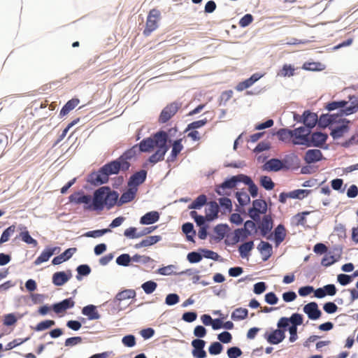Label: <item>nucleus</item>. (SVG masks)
Masks as SVG:
<instances>
[{
	"label": "nucleus",
	"mask_w": 358,
	"mask_h": 358,
	"mask_svg": "<svg viewBox=\"0 0 358 358\" xmlns=\"http://www.w3.org/2000/svg\"><path fill=\"white\" fill-rule=\"evenodd\" d=\"M310 130L303 127H300L293 130L292 143L294 145H305L308 141Z\"/></svg>",
	"instance_id": "10"
},
{
	"label": "nucleus",
	"mask_w": 358,
	"mask_h": 358,
	"mask_svg": "<svg viewBox=\"0 0 358 358\" xmlns=\"http://www.w3.org/2000/svg\"><path fill=\"white\" fill-rule=\"evenodd\" d=\"M17 322V317L13 313L7 314L4 316L3 324L5 326H12Z\"/></svg>",
	"instance_id": "64"
},
{
	"label": "nucleus",
	"mask_w": 358,
	"mask_h": 358,
	"mask_svg": "<svg viewBox=\"0 0 358 358\" xmlns=\"http://www.w3.org/2000/svg\"><path fill=\"white\" fill-rule=\"evenodd\" d=\"M260 184L266 190H271L275 186L271 178L266 176H263L260 178Z\"/></svg>",
	"instance_id": "50"
},
{
	"label": "nucleus",
	"mask_w": 358,
	"mask_h": 358,
	"mask_svg": "<svg viewBox=\"0 0 358 358\" xmlns=\"http://www.w3.org/2000/svg\"><path fill=\"white\" fill-rule=\"evenodd\" d=\"M349 100L350 104L347 101H332L327 106V109L329 111L341 108L340 113L336 115V117H339L343 115H350L354 113L358 109V97L350 96Z\"/></svg>",
	"instance_id": "4"
},
{
	"label": "nucleus",
	"mask_w": 358,
	"mask_h": 358,
	"mask_svg": "<svg viewBox=\"0 0 358 358\" xmlns=\"http://www.w3.org/2000/svg\"><path fill=\"white\" fill-rule=\"evenodd\" d=\"M223 350L222 345L219 342H213L209 346L208 351L212 355H217L222 352Z\"/></svg>",
	"instance_id": "53"
},
{
	"label": "nucleus",
	"mask_w": 358,
	"mask_h": 358,
	"mask_svg": "<svg viewBox=\"0 0 358 358\" xmlns=\"http://www.w3.org/2000/svg\"><path fill=\"white\" fill-rule=\"evenodd\" d=\"M250 235L251 232L248 231L243 228L235 229L234 233L231 236H228V238L231 245H234L239 241H243L248 238Z\"/></svg>",
	"instance_id": "14"
},
{
	"label": "nucleus",
	"mask_w": 358,
	"mask_h": 358,
	"mask_svg": "<svg viewBox=\"0 0 358 358\" xmlns=\"http://www.w3.org/2000/svg\"><path fill=\"white\" fill-rule=\"evenodd\" d=\"M72 277L71 270L66 271H58L52 275V283L56 286H62Z\"/></svg>",
	"instance_id": "13"
},
{
	"label": "nucleus",
	"mask_w": 358,
	"mask_h": 358,
	"mask_svg": "<svg viewBox=\"0 0 358 358\" xmlns=\"http://www.w3.org/2000/svg\"><path fill=\"white\" fill-rule=\"evenodd\" d=\"M243 182L249 187V192L251 194V196L255 198L257 196L258 194V188L257 185L253 182V181L251 180V178L245 175H244V177H242Z\"/></svg>",
	"instance_id": "40"
},
{
	"label": "nucleus",
	"mask_w": 358,
	"mask_h": 358,
	"mask_svg": "<svg viewBox=\"0 0 358 358\" xmlns=\"http://www.w3.org/2000/svg\"><path fill=\"white\" fill-rule=\"evenodd\" d=\"M286 229L282 224H279L274 230V240L276 245L281 243L285 238Z\"/></svg>",
	"instance_id": "32"
},
{
	"label": "nucleus",
	"mask_w": 358,
	"mask_h": 358,
	"mask_svg": "<svg viewBox=\"0 0 358 358\" xmlns=\"http://www.w3.org/2000/svg\"><path fill=\"white\" fill-rule=\"evenodd\" d=\"M122 343L127 347H133L136 345V338L133 335H127L122 338Z\"/></svg>",
	"instance_id": "63"
},
{
	"label": "nucleus",
	"mask_w": 358,
	"mask_h": 358,
	"mask_svg": "<svg viewBox=\"0 0 358 358\" xmlns=\"http://www.w3.org/2000/svg\"><path fill=\"white\" fill-rule=\"evenodd\" d=\"M180 107L181 103L177 101L166 105L162 110L158 118V122L161 124L166 123L177 113Z\"/></svg>",
	"instance_id": "6"
},
{
	"label": "nucleus",
	"mask_w": 358,
	"mask_h": 358,
	"mask_svg": "<svg viewBox=\"0 0 358 358\" xmlns=\"http://www.w3.org/2000/svg\"><path fill=\"white\" fill-rule=\"evenodd\" d=\"M119 194L108 187H101L94 192L93 199L90 205L85 206V210L101 211L105 208L110 210L117 204Z\"/></svg>",
	"instance_id": "2"
},
{
	"label": "nucleus",
	"mask_w": 358,
	"mask_h": 358,
	"mask_svg": "<svg viewBox=\"0 0 358 358\" xmlns=\"http://www.w3.org/2000/svg\"><path fill=\"white\" fill-rule=\"evenodd\" d=\"M207 201L206 196L204 194L199 195L192 203L189 206V209H200Z\"/></svg>",
	"instance_id": "43"
},
{
	"label": "nucleus",
	"mask_w": 358,
	"mask_h": 358,
	"mask_svg": "<svg viewBox=\"0 0 358 358\" xmlns=\"http://www.w3.org/2000/svg\"><path fill=\"white\" fill-rule=\"evenodd\" d=\"M337 280H338V282L341 285L345 286V285H348L349 283H350L352 282V276L341 273V274L338 275Z\"/></svg>",
	"instance_id": "61"
},
{
	"label": "nucleus",
	"mask_w": 358,
	"mask_h": 358,
	"mask_svg": "<svg viewBox=\"0 0 358 358\" xmlns=\"http://www.w3.org/2000/svg\"><path fill=\"white\" fill-rule=\"evenodd\" d=\"M82 313L88 317L89 320H97L100 317V315L96 310V307L93 305L85 306L82 310Z\"/></svg>",
	"instance_id": "33"
},
{
	"label": "nucleus",
	"mask_w": 358,
	"mask_h": 358,
	"mask_svg": "<svg viewBox=\"0 0 358 358\" xmlns=\"http://www.w3.org/2000/svg\"><path fill=\"white\" fill-rule=\"evenodd\" d=\"M190 215L192 218L194 219V221L196 222V224L199 227L206 226L205 225V220L206 218L202 215H199L194 210L190 212Z\"/></svg>",
	"instance_id": "62"
},
{
	"label": "nucleus",
	"mask_w": 358,
	"mask_h": 358,
	"mask_svg": "<svg viewBox=\"0 0 358 358\" xmlns=\"http://www.w3.org/2000/svg\"><path fill=\"white\" fill-rule=\"evenodd\" d=\"M136 192H137L136 188H133V187H130V188L128 190L124 192L121 195L119 201L117 200V204L118 206H121L124 203L130 202L131 201H132L134 199Z\"/></svg>",
	"instance_id": "25"
},
{
	"label": "nucleus",
	"mask_w": 358,
	"mask_h": 358,
	"mask_svg": "<svg viewBox=\"0 0 358 358\" xmlns=\"http://www.w3.org/2000/svg\"><path fill=\"white\" fill-rule=\"evenodd\" d=\"M336 121L337 117H336V114L322 115L320 117L319 124L322 127H326Z\"/></svg>",
	"instance_id": "42"
},
{
	"label": "nucleus",
	"mask_w": 358,
	"mask_h": 358,
	"mask_svg": "<svg viewBox=\"0 0 358 358\" xmlns=\"http://www.w3.org/2000/svg\"><path fill=\"white\" fill-rule=\"evenodd\" d=\"M78 99H72L67 101V103L62 107L60 110V115L64 116L67 115L71 110L74 109L79 103Z\"/></svg>",
	"instance_id": "36"
},
{
	"label": "nucleus",
	"mask_w": 358,
	"mask_h": 358,
	"mask_svg": "<svg viewBox=\"0 0 358 358\" xmlns=\"http://www.w3.org/2000/svg\"><path fill=\"white\" fill-rule=\"evenodd\" d=\"M182 138L175 141L172 145V150L170 155L166 159L167 163L173 162L176 160L178 154L182 150Z\"/></svg>",
	"instance_id": "21"
},
{
	"label": "nucleus",
	"mask_w": 358,
	"mask_h": 358,
	"mask_svg": "<svg viewBox=\"0 0 358 358\" xmlns=\"http://www.w3.org/2000/svg\"><path fill=\"white\" fill-rule=\"evenodd\" d=\"M322 158V153L320 150L313 149L306 151L304 160L307 164L315 163L320 161Z\"/></svg>",
	"instance_id": "22"
},
{
	"label": "nucleus",
	"mask_w": 358,
	"mask_h": 358,
	"mask_svg": "<svg viewBox=\"0 0 358 358\" xmlns=\"http://www.w3.org/2000/svg\"><path fill=\"white\" fill-rule=\"evenodd\" d=\"M208 210L209 213H206V218L208 220H212L214 218L217 217V213L219 212V206L218 204L215 201L210 202L208 205Z\"/></svg>",
	"instance_id": "37"
},
{
	"label": "nucleus",
	"mask_w": 358,
	"mask_h": 358,
	"mask_svg": "<svg viewBox=\"0 0 358 358\" xmlns=\"http://www.w3.org/2000/svg\"><path fill=\"white\" fill-rule=\"evenodd\" d=\"M136 296V292L134 289H124L117 294L115 300L122 301L126 299H133Z\"/></svg>",
	"instance_id": "41"
},
{
	"label": "nucleus",
	"mask_w": 358,
	"mask_h": 358,
	"mask_svg": "<svg viewBox=\"0 0 358 358\" xmlns=\"http://www.w3.org/2000/svg\"><path fill=\"white\" fill-rule=\"evenodd\" d=\"M243 174H239L237 176H232L231 178L226 180L221 185H217L215 191L219 195L227 194V189H232L235 187L238 182H243Z\"/></svg>",
	"instance_id": "9"
},
{
	"label": "nucleus",
	"mask_w": 358,
	"mask_h": 358,
	"mask_svg": "<svg viewBox=\"0 0 358 358\" xmlns=\"http://www.w3.org/2000/svg\"><path fill=\"white\" fill-rule=\"evenodd\" d=\"M168 134L160 131L155 134L152 137L147 138L141 141L138 145L140 152H150L155 147L157 150L148 158V162L152 164H155L159 162H162L164 159V156L169 150L167 145Z\"/></svg>",
	"instance_id": "1"
},
{
	"label": "nucleus",
	"mask_w": 358,
	"mask_h": 358,
	"mask_svg": "<svg viewBox=\"0 0 358 358\" xmlns=\"http://www.w3.org/2000/svg\"><path fill=\"white\" fill-rule=\"evenodd\" d=\"M317 122L316 113L306 110L303 114V122L308 128H313Z\"/></svg>",
	"instance_id": "24"
},
{
	"label": "nucleus",
	"mask_w": 358,
	"mask_h": 358,
	"mask_svg": "<svg viewBox=\"0 0 358 358\" xmlns=\"http://www.w3.org/2000/svg\"><path fill=\"white\" fill-rule=\"evenodd\" d=\"M15 225H11L8 227L6 229H5L1 234L0 238V244L7 242L10 239V236L15 232Z\"/></svg>",
	"instance_id": "48"
},
{
	"label": "nucleus",
	"mask_w": 358,
	"mask_h": 358,
	"mask_svg": "<svg viewBox=\"0 0 358 358\" xmlns=\"http://www.w3.org/2000/svg\"><path fill=\"white\" fill-rule=\"evenodd\" d=\"M242 353L241 350L238 347H231L227 352L229 358H238L242 355Z\"/></svg>",
	"instance_id": "57"
},
{
	"label": "nucleus",
	"mask_w": 358,
	"mask_h": 358,
	"mask_svg": "<svg viewBox=\"0 0 358 358\" xmlns=\"http://www.w3.org/2000/svg\"><path fill=\"white\" fill-rule=\"evenodd\" d=\"M131 260V257L128 254H122L117 257L116 259V263L118 265L127 266L129 264Z\"/></svg>",
	"instance_id": "56"
},
{
	"label": "nucleus",
	"mask_w": 358,
	"mask_h": 358,
	"mask_svg": "<svg viewBox=\"0 0 358 358\" xmlns=\"http://www.w3.org/2000/svg\"><path fill=\"white\" fill-rule=\"evenodd\" d=\"M275 329L271 332L270 334H266L265 338H266L267 341L273 345H277L282 342L285 337V330L280 329Z\"/></svg>",
	"instance_id": "16"
},
{
	"label": "nucleus",
	"mask_w": 358,
	"mask_h": 358,
	"mask_svg": "<svg viewBox=\"0 0 358 358\" xmlns=\"http://www.w3.org/2000/svg\"><path fill=\"white\" fill-rule=\"evenodd\" d=\"M258 228L263 236H266L268 234L273 228V220L271 215H264L262 222L259 223Z\"/></svg>",
	"instance_id": "19"
},
{
	"label": "nucleus",
	"mask_w": 358,
	"mask_h": 358,
	"mask_svg": "<svg viewBox=\"0 0 358 358\" xmlns=\"http://www.w3.org/2000/svg\"><path fill=\"white\" fill-rule=\"evenodd\" d=\"M282 162H283V169H289L290 168L298 164L299 158L295 154L292 153L289 155H286Z\"/></svg>",
	"instance_id": "28"
},
{
	"label": "nucleus",
	"mask_w": 358,
	"mask_h": 358,
	"mask_svg": "<svg viewBox=\"0 0 358 358\" xmlns=\"http://www.w3.org/2000/svg\"><path fill=\"white\" fill-rule=\"evenodd\" d=\"M254 248V242L252 241L245 242L241 244L238 248L240 256L242 258L248 257L250 252Z\"/></svg>",
	"instance_id": "35"
},
{
	"label": "nucleus",
	"mask_w": 358,
	"mask_h": 358,
	"mask_svg": "<svg viewBox=\"0 0 358 358\" xmlns=\"http://www.w3.org/2000/svg\"><path fill=\"white\" fill-rule=\"evenodd\" d=\"M138 152H140V151L138 148V145H135L125 151L119 158L122 162H128V160L135 157Z\"/></svg>",
	"instance_id": "34"
},
{
	"label": "nucleus",
	"mask_w": 358,
	"mask_h": 358,
	"mask_svg": "<svg viewBox=\"0 0 358 358\" xmlns=\"http://www.w3.org/2000/svg\"><path fill=\"white\" fill-rule=\"evenodd\" d=\"M55 324V322L54 320H44V321H42V322L38 323L37 325L36 326V327L34 328V329L36 331H43V330L50 328L51 327L54 326Z\"/></svg>",
	"instance_id": "49"
},
{
	"label": "nucleus",
	"mask_w": 358,
	"mask_h": 358,
	"mask_svg": "<svg viewBox=\"0 0 358 358\" xmlns=\"http://www.w3.org/2000/svg\"><path fill=\"white\" fill-rule=\"evenodd\" d=\"M69 201L76 204L84 203L87 206L90 205L92 201L90 195H85L83 192H76L70 195Z\"/></svg>",
	"instance_id": "17"
},
{
	"label": "nucleus",
	"mask_w": 358,
	"mask_h": 358,
	"mask_svg": "<svg viewBox=\"0 0 358 358\" xmlns=\"http://www.w3.org/2000/svg\"><path fill=\"white\" fill-rule=\"evenodd\" d=\"M157 284L152 280L147 281L142 284L141 287L147 294H152L157 288Z\"/></svg>",
	"instance_id": "51"
},
{
	"label": "nucleus",
	"mask_w": 358,
	"mask_h": 358,
	"mask_svg": "<svg viewBox=\"0 0 358 358\" xmlns=\"http://www.w3.org/2000/svg\"><path fill=\"white\" fill-rule=\"evenodd\" d=\"M294 68L291 64H284L278 76L281 77H290L294 73Z\"/></svg>",
	"instance_id": "46"
},
{
	"label": "nucleus",
	"mask_w": 358,
	"mask_h": 358,
	"mask_svg": "<svg viewBox=\"0 0 358 358\" xmlns=\"http://www.w3.org/2000/svg\"><path fill=\"white\" fill-rule=\"evenodd\" d=\"M57 248H48L43 250L41 254L35 259L34 264L39 265L48 261L50 257L55 253Z\"/></svg>",
	"instance_id": "30"
},
{
	"label": "nucleus",
	"mask_w": 358,
	"mask_h": 358,
	"mask_svg": "<svg viewBox=\"0 0 358 358\" xmlns=\"http://www.w3.org/2000/svg\"><path fill=\"white\" fill-rule=\"evenodd\" d=\"M258 249L261 254L264 255L263 259L267 260L271 255L272 246L268 242L261 241L258 245Z\"/></svg>",
	"instance_id": "31"
},
{
	"label": "nucleus",
	"mask_w": 358,
	"mask_h": 358,
	"mask_svg": "<svg viewBox=\"0 0 358 358\" xmlns=\"http://www.w3.org/2000/svg\"><path fill=\"white\" fill-rule=\"evenodd\" d=\"M248 310L246 308H238L231 313V319L234 321H239L245 319L248 317Z\"/></svg>",
	"instance_id": "39"
},
{
	"label": "nucleus",
	"mask_w": 358,
	"mask_h": 358,
	"mask_svg": "<svg viewBox=\"0 0 358 358\" xmlns=\"http://www.w3.org/2000/svg\"><path fill=\"white\" fill-rule=\"evenodd\" d=\"M206 345V341L201 339H194L192 341L193 347L192 355L195 358H206L207 356L206 352L203 350Z\"/></svg>",
	"instance_id": "11"
},
{
	"label": "nucleus",
	"mask_w": 358,
	"mask_h": 358,
	"mask_svg": "<svg viewBox=\"0 0 358 358\" xmlns=\"http://www.w3.org/2000/svg\"><path fill=\"white\" fill-rule=\"evenodd\" d=\"M310 190L308 189H296L289 192V198L292 199H303L305 196V193L308 194Z\"/></svg>",
	"instance_id": "59"
},
{
	"label": "nucleus",
	"mask_w": 358,
	"mask_h": 358,
	"mask_svg": "<svg viewBox=\"0 0 358 358\" xmlns=\"http://www.w3.org/2000/svg\"><path fill=\"white\" fill-rule=\"evenodd\" d=\"M159 219V213L157 211H151L145 213L141 217L140 223L142 224H151L157 222Z\"/></svg>",
	"instance_id": "26"
},
{
	"label": "nucleus",
	"mask_w": 358,
	"mask_h": 358,
	"mask_svg": "<svg viewBox=\"0 0 358 358\" xmlns=\"http://www.w3.org/2000/svg\"><path fill=\"white\" fill-rule=\"evenodd\" d=\"M303 312L308 315V318L312 320H316L322 315V312L319 309L316 302H310L305 305Z\"/></svg>",
	"instance_id": "12"
},
{
	"label": "nucleus",
	"mask_w": 358,
	"mask_h": 358,
	"mask_svg": "<svg viewBox=\"0 0 358 358\" xmlns=\"http://www.w3.org/2000/svg\"><path fill=\"white\" fill-rule=\"evenodd\" d=\"M147 171L141 170L133 174L128 182V185L133 188H136L137 186L143 183L146 179Z\"/></svg>",
	"instance_id": "15"
},
{
	"label": "nucleus",
	"mask_w": 358,
	"mask_h": 358,
	"mask_svg": "<svg viewBox=\"0 0 358 358\" xmlns=\"http://www.w3.org/2000/svg\"><path fill=\"white\" fill-rule=\"evenodd\" d=\"M206 118L192 122V123L189 124L187 127L186 131L189 130H196L197 129L202 127L207 123Z\"/></svg>",
	"instance_id": "55"
},
{
	"label": "nucleus",
	"mask_w": 358,
	"mask_h": 358,
	"mask_svg": "<svg viewBox=\"0 0 358 358\" xmlns=\"http://www.w3.org/2000/svg\"><path fill=\"white\" fill-rule=\"evenodd\" d=\"M267 211V203L263 199H256L252 202V207L248 210L249 216L255 222L260 220V214H265Z\"/></svg>",
	"instance_id": "7"
},
{
	"label": "nucleus",
	"mask_w": 358,
	"mask_h": 358,
	"mask_svg": "<svg viewBox=\"0 0 358 358\" xmlns=\"http://www.w3.org/2000/svg\"><path fill=\"white\" fill-rule=\"evenodd\" d=\"M263 76L262 74L254 73L249 78L244 81L240 82L236 86V90L238 92L243 91L251 87L255 82L259 80Z\"/></svg>",
	"instance_id": "20"
},
{
	"label": "nucleus",
	"mask_w": 358,
	"mask_h": 358,
	"mask_svg": "<svg viewBox=\"0 0 358 358\" xmlns=\"http://www.w3.org/2000/svg\"><path fill=\"white\" fill-rule=\"evenodd\" d=\"M303 316L299 313H293L292 316L288 317H281L278 322V328H283L285 329L287 327L289 324V323L292 324L291 327L289 328V341L293 343L296 341L298 339L297 336V326H299L303 324Z\"/></svg>",
	"instance_id": "5"
},
{
	"label": "nucleus",
	"mask_w": 358,
	"mask_h": 358,
	"mask_svg": "<svg viewBox=\"0 0 358 358\" xmlns=\"http://www.w3.org/2000/svg\"><path fill=\"white\" fill-rule=\"evenodd\" d=\"M236 198L241 206H245L250 201L249 195L245 192H237Z\"/></svg>",
	"instance_id": "52"
},
{
	"label": "nucleus",
	"mask_w": 358,
	"mask_h": 358,
	"mask_svg": "<svg viewBox=\"0 0 358 358\" xmlns=\"http://www.w3.org/2000/svg\"><path fill=\"white\" fill-rule=\"evenodd\" d=\"M276 135L280 141L289 142L292 138L293 139V130L280 129L277 131Z\"/></svg>",
	"instance_id": "38"
},
{
	"label": "nucleus",
	"mask_w": 358,
	"mask_h": 358,
	"mask_svg": "<svg viewBox=\"0 0 358 358\" xmlns=\"http://www.w3.org/2000/svg\"><path fill=\"white\" fill-rule=\"evenodd\" d=\"M160 18V12L157 9H152L148 15L145 27L143 30V34L149 36L153 31L158 27V21Z\"/></svg>",
	"instance_id": "8"
},
{
	"label": "nucleus",
	"mask_w": 358,
	"mask_h": 358,
	"mask_svg": "<svg viewBox=\"0 0 358 358\" xmlns=\"http://www.w3.org/2000/svg\"><path fill=\"white\" fill-rule=\"evenodd\" d=\"M75 302L73 299L68 298L59 303H55L52 308L55 313L59 314L65 312L67 309L73 308Z\"/></svg>",
	"instance_id": "18"
},
{
	"label": "nucleus",
	"mask_w": 358,
	"mask_h": 358,
	"mask_svg": "<svg viewBox=\"0 0 358 358\" xmlns=\"http://www.w3.org/2000/svg\"><path fill=\"white\" fill-rule=\"evenodd\" d=\"M309 214V211H304L302 213H299L296 215H295L293 217L295 224L296 226H305L307 222L306 216Z\"/></svg>",
	"instance_id": "45"
},
{
	"label": "nucleus",
	"mask_w": 358,
	"mask_h": 358,
	"mask_svg": "<svg viewBox=\"0 0 358 358\" xmlns=\"http://www.w3.org/2000/svg\"><path fill=\"white\" fill-rule=\"evenodd\" d=\"M283 162L278 159H271L264 164V170L268 171H279L283 169Z\"/></svg>",
	"instance_id": "23"
},
{
	"label": "nucleus",
	"mask_w": 358,
	"mask_h": 358,
	"mask_svg": "<svg viewBox=\"0 0 358 358\" xmlns=\"http://www.w3.org/2000/svg\"><path fill=\"white\" fill-rule=\"evenodd\" d=\"M78 275H76V278L78 280L82 279L81 276L88 275L91 273L90 267L87 264H82L77 267Z\"/></svg>",
	"instance_id": "47"
},
{
	"label": "nucleus",
	"mask_w": 358,
	"mask_h": 358,
	"mask_svg": "<svg viewBox=\"0 0 358 358\" xmlns=\"http://www.w3.org/2000/svg\"><path fill=\"white\" fill-rule=\"evenodd\" d=\"M21 239L27 244H31L34 247L38 245L36 240L34 239L30 235L28 231H22L20 233Z\"/></svg>",
	"instance_id": "54"
},
{
	"label": "nucleus",
	"mask_w": 358,
	"mask_h": 358,
	"mask_svg": "<svg viewBox=\"0 0 358 358\" xmlns=\"http://www.w3.org/2000/svg\"><path fill=\"white\" fill-rule=\"evenodd\" d=\"M130 167L129 162H122L120 158L103 165L97 172L90 175V181L95 185L108 182L109 176L117 174L120 170L125 171Z\"/></svg>",
	"instance_id": "3"
},
{
	"label": "nucleus",
	"mask_w": 358,
	"mask_h": 358,
	"mask_svg": "<svg viewBox=\"0 0 358 358\" xmlns=\"http://www.w3.org/2000/svg\"><path fill=\"white\" fill-rule=\"evenodd\" d=\"M110 229H103L99 230L90 231L86 233L85 236L87 237L97 238L103 236V234L110 232Z\"/></svg>",
	"instance_id": "58"
},
{
	"label": "nucleus",
	"mask_w": 358,
	"mask_h": 358,
	"mask_svg": "<svg viewBox=\"0 0 358 358\" xmlns=\"http://www.w3.org/2000/svg\"><path fill=\"white\" fill-rule=\"evenodd\" d=\"M348 125L343 124L337 128L333 129L331 132V136L334 139H337L342 137L345 133L348 131Z\"/></svg>",
	"instance_id": "44"
},
{
	"label": "nucleus",
	"mask_w": 358,
	"mask_h": 358,
	"mask_svg": "<svg viewBox=\"0 0 358 358\" xmlns=\"http://www.w3.org/2000/svg\"><path fill=\"white\" fill-rule=\"evenodd\" d=\"M253 21V16L251 14H246L239 20V26L241 27H245L250 24Z\"/></svg>",
	"instance_id": "60"
},
{
	"label": "nucleus",
	"mask_w": 358,
	"mask_h": 358,
	"mask_svg": "<svg viewBox=\"0 0 358 358\" xmlns=\"http://www.w3.org/2000/svg\"><path fill=\"white\" fill-rule=\"evenodd\" d=\"M327 138L328 136L327 134L314 132L311 135V142L314 146L321 147L325 143Z\"/></svg>",
	"instance_id": "27"
},
{
	"label": "nucleus",
	"mask_w": 358,
	"mask_h": 358,
	"mask_svg": "<svg viewBox=\"0 0 358 358\" xmlns=\"http://www.w3.org/2000/svg\"><path fill=\"white\" fill-rule=\"evenodd\" d=\"M160 236H150L146 237L145 239L142 240L140 243H136L134 247L136 249L143 248V247H148L151 246L161 240Z\"/></svg>",
	"instance_id": "29"
}]
</instances>
